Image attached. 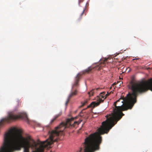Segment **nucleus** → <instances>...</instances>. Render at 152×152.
Here are the masks:
<instances>
[{
  "label": "nucleus",
  "mask_w": 152,
  "mask_h": 152,
  "mask_svg": "<svg viewBox=\"0 0 152 152\" xmlns=\"http://www.w3.org/2000/svg\"><path fill=\"white\" fill-rule=\"evenodd\" d=\"M139 59V58H134L133 59V60H138Z\"/></svg>",
  "instance_id": "dca6fc26"
},
{
  "label": "nucleus",
  "mask_w": 152,
  "mask_h": 152,
  "mask_svg": "<svg viewBox=\"0 0 152 152\" xmlns=\"http://www.w3.org/2000/svg\"><path fill=\"white\" fill-rule=\"evenodd\" d=\"M44 144V143H41L40 146L39 147V148L36 150H34L32 152H43L44 149L45 148H44L43 145Z\"/></svg>",
  "instance_id": "423d86ee"
},
{
  "label": "nucleus",
  "mask_w": 152,
  "mask_h": 152,
  "mask_svg": "<svg viewBox=\"0 0 152 152\" xmlns=\"http://www.w3.org/2000/svg\"><path fill=\"white\" fill-rule=\"evenodd\" d=\"M87 103V101L85 100L83 102H82L81 104L82 105L81 106V107H83Z\"/></svg>",
  "instance_id": "f8f14e48"
},
{
  "label": "nucleus",
  "mask_w": 152,
  "mask_h": 152,
  "mask_svg": "<svg viewBox=\"0 0 152 152\" xmlns=\"http://www.w3.org/2000/svg\"><path fill=\"white\" fill-rule=\"evenodd\" d=\"M73 118L67 119L65 122H62L54 130L49 131V138L45 141L37 142L32 140L30 137H24L20 134V131L16 128H13L5 133L4 137L3 146L1 148L0 152H13L15 151H20L22 148H24L23 152H29L30 148L36 150L38 149L42 143L44 148L50 145L57 141L59 135H62L65 128L70 126H75L81 121H74Z\"/></svg>",
  "instance_id": "f257e3e1"
},
{
  "label": "nucleus",
  "mask_w": 152,
  "mask_h": 152,
  "mask_svg": "<svg viewBox=\"0 0 152 152\" xmlns=\"http://www.w3.org/2000/svg\"><path fill=\"white\" fill-rule=\"evenodd\" d=\"M111 93H112V91H111V92H110V94H109V93H108V92H107V94H106L105 95V98H104V99H105L106 98V97H107V96H108L109 95V94H110Z\"/></svg>",
  "instance_id": "4468645a"
},
{
  "label": "nucleus",
  "mask_w": 152,
  "mask_h": 152,
  "mask_svg": "<svg viewBox=\"0 0 152 152\" xmlns=\"http://www.w3.org/2000/svg\"><path fill=\"white\" fill-rule=\"evenodd\" d=\"M62 114L61 112H60L58 114L56 115L54 117V118L52 119L50 122V123L52 124L58 117L60 116Z\"/></svg>",
  "instance_id": "9d476101"
},
{
  "label": "nucleus",
  "mask_w": 152,
  "mask_h": 152,
  "mask_svg": "<svg viewBox=\"0 0 152 152\" xmlns=\"http://www.w3.org/2000/svg\"><path fill=\"white\" fill-rule=\"evenodd\" d=\"M78 91L76 89H72V91L69 95L67 100L66 102V105L69 102L70 99L73 96L77 95Z\"/></svg>",
  "instance_id": "20e7f679"
},
{
  "label": "nucleus",
  "mask_w": 152,
  "mask_h": 152,
  "mask_svg": "<svg viewBox=\"0 0 152 152\" xmlns=\"http://www.w3.org/2000/svg\"><path fill=\"white\" fill-rule=\"evenodd\" d=\"M81 75L79 73L78 74L76 77L75 82L73 85L72 88V89H74V88L76 86H78V82L79 81V79H80Z\"/></svg>",
  "instance_id": "39448f33"
},
{
  "label": "nucleus",
  "mask_w": 152,
  "mask_h": 152,
  "mask_svg": "<svg viewBox=\"0 0 152 152\" xmlns=\"http://www.w3.org/2000/svg\"><path fill=\"white\" fill-rule=\"evenodd\" d=\"M85 8H86V6L85 7V8H84L83 9V12H82V13H81V14H80V19H81V18H82V16H83V14H84V11H85Z\"/></svg>",
  "instance_id": "ddd939ff"
},
{
  "label": "nucleus",
  "mask_w": 152,
  "mask_h": 152,
  "mask_svg": "<svg viewBox=\"0 0 152 152\" xmlns=\"http://www.w3.org/2000/svg\"><path fill=\"white\" fill-rule=\"evenodd\" d=\"M105 92H102L101 93L99 96H98L97 97L96 100L97 102H93L91 103L88 106V108L91 107H94L96 106H97L99 105L100 103L104 101V99L105 98Z\"/></svg>",
  "instance_id": "7ed1b4c3"
},
{
  "label": "nucleus",
  "mask_w": 152,
  "mask_h": 152,
  "mask_svg": "<svg viewBox=\"0 0 152 152\" xmlns=\"http://www.w3.org/2000/svg\"><path fill=\"white\" fill-rule=\"evenodd\" d=\"M81 149H82V148H81V150H81Z\"/></svg>",
  "instance_id": "f3484780"
},
{
  "label": "nucleus",
  "mask_w": 152,
  "mask_h": 152,
  "mask_svg": "<svg viewBox=\"0 0 152 152\" xmlns=\"http://www.w3.org/2000/svg\"><path fill=\"white\" fill-rule=\"evenodd\" d=\"M108 59V58H105L103 60H102L101 61L100 63L101 64L100 65L99 67V69H100V67H101L103 66V65H105L107 63V60Z\"/></svg>",
  "instance_id": "6e6552de"
},
{
  "label": "nucleus",
  "mask_w": 152,
  "mask_h": 152,
  "mask_svg": "<svg viewBox=\"0 0 152 152\" xmlns=\"http://www.w3.org/2000/svg\"><path fill=\"white\" fill-rule=\"evenodd\" d=\"M84 0H79V5L80 6V3L83 2Z\"/></svg>",
  "instance_id": "2eb2a0df"
},
{
  "label": "nucleus",
  "mask_w": 152,
  "mask_h": 152,
  "mask_svg": "<svg viewBox=\"0 0 152 152\" xmlns=\"http://www.w3.org/2000/svg\"><path fill=\"white\" fill-rule=\"evenodd\" d=\"M118 102H115L112 113V116L108 118L102 123V125L97 129V132L91 134L86 137L85 140L84 152H94L100 149V145L102 141L101 135L107 133L116 124L124 114L122 111L131 109L134 102H121V104H118Z\"/></svg>",
  "instance_id": "f03ea898"
},
{
  "label": "nucleus",
  "mask_w": 152,
  "mask_h": 152,
  "mask_svg": "<svg viewBox=\"0 0 152 152\" xmlns=\"http://www.w3.org/2000/svg\"><path fill=\"white\" fill-rule=\"evenodd\" d=\"M95 90L94 89H92L90 92H88V94L89 96H93L94 93V91Z\"/></svg>",
  "instance_id": "9b49d317"
},
{
  "label": "nucleus",
  "mask_w": 152,
  "mask_h": 152,
  "mask_svg": "<svg viewBox=\"0 0 152 152\" xmlns=\"http://www.w3.org/2000/svg\"><path fill=\"white\" fill-rule=\"evenodd\" d=\"M94 68H92L91 67H89L87 69H85L83 71V74H85L86 73H88Z\"/></svg>",
  "instance_id": "1a4fd4ad"
},
{
  "label": "nucleus",
  "mask_w": 152,
  "mask_h": 152,
  "mask_svg": "<svg viewBox=\"0 0 152 152\" xmlns=\"http://www.w3.org/2000/svg\"><path fill=\"white\" fill-rule=\"evenodd\" d=\"M83 111L82 110L80 112L79 114V115L83 117V118L85 119H86L88 118L89 117V114L87 113H86L83 114Z\"/></svg>",
  "instance_id": "0eeeda50"
}]
</instances>
